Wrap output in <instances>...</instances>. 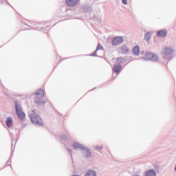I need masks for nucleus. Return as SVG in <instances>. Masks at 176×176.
Returning a JSON list of instances; mask_svg holds the SVG:
<instances>
[{
  "label": "nucleus",
  "mask_w": 176,
  "mask_h": 176,
  "mask_svg": "<svg viewBox=\"0 0 176 176\" xmlns=\"http://www.w3.org/2000/svg\"><path fill=\"white\" fill-rule=\"evenodd\" d=\"M72 146L74 147V149H75L76 151L78 149H81L82 155L83 157H85V159H89V157H91V151H90V148H89V147L78 142H73Z\"/></svg>",
  "instance_id": "obj_1"
},
{
  "label": "nucleus",
  "mask_w": 176,
  "mask_h": 176,
  "mask_svg": "<svg viewBox=\"0 0 176 176\" xmlns=\"http://www.w3.org/2000/svg\"><path fill=\"white\" fill-rule=\"evenodd\" d=\"M35 96L34 104H36V105L42 107V105L46 104V102L42 99L45 97V90H43V89H40L36 91Z\"/></svg>",
  "instance_id": "obj_2"
},
{
  "label": "nucleus",
  "mask_w": 176,
  "mask_h": 176,
  "mask_svg": "<svg viewBox=\"0 0 176 176\" xmlns=\"http://www.w3.org/2000/svg\"><path fill=\"white\" fill-rule=\"evenodd\" d=\"M31 122L33 124H36L37 126H43V120L36 114V110H33L31 115H30Z\"/></svg>",
  "instance_id": "obj_3"
},
{
  "label": "nucleus",
  "mask_w": 176,
  "mask_h": 176,
  "mask_svg": "<svg viewBox=\"0 0 176 176\" xmlns=\"http://www.w3.org/2000/svg\"><path fill=\"white\" fill-rule=\"evenodd\" d=\"M175 56V50L171 47H166L164 50V57L167 60H171Z\"/></svg>",
  "instance_id": "obj_4"
},
{
  "label": "nucleus",
  "mask_w": 176,
  "mask_h": 176,
  "mask_svg": "<svg viewBox=\"0 0 176 176\" xmlns=\"http://www.w3.org/2000/svg\"><path fill=\"white\" fill-rule=\"evenodd\" d=\"M15 105V111L16 113L20 120H24V118H25V113L23 112V110H21V106H20V104L17 102V101L14 102Z\"/></svg>",
  "instance_id": "obj_5"
},
{
  "label": "nucleus",
  "mask_w": 176,
  "mask_h": 176,
  "mask_svg": "<svg viewBox=\"0 0 176 176\" xmlns=\"http://www.w3.org/2000/svg\"><path fill=\"white\" fill-rule=\"evenodd\" d=\"M142 60H145V61H147L148 60H150L151 61H159V58L157 57V55H155V54L153 53H148L143 56Z\"/></svg>",
  "instance_id": "obj_6"
},
{
  "label": "nucleus",
  "mask_w": 176,
  "mask_h": 176,
  "mask_svg": "<svg viewBox=\"0 0 176 176\" xmlns=\"http://www.w3.org/2000/svg\"><path fill=\"white\" fill-rule=\"evenodd\" d=\"M124 41V39L122 36H116L113 38V41L111 42V45L113 46H119V45H122L123 42Z\"/></svg>",
  "instance_id": "obj_7"
},
{
  "label": "nucleus",
  "mask_w": 176,
  "mask_h": 176,
  "mask_svg": "<svg viewBox=\"0 0 176 176\" xmlns=\"http://www.w3.org/2000/svg\"><path fill=\"white\" fill-rule=\"evenodd\" d=\"M79 3V0H65V3L69 8H75Z\"/></svg>",
  "instance_id": "obj_8"
},
{
  "label": "nucleus",
  "mask_w": 176,
  "mask_h": 176,
  "mask_svg": "<svg viewBox=\"0 0 176 176\" xmlns=\"http://www.w3.org/2000/svg\"><path fill=\"white\" fill-rule=\"evenodd\" d=\"M167 30H161L157 32V36H158V38H166V36H167Z\"/></svg>",
  "instance_id": "obj_9"
},
{
  "label": "nucleus",
  "mask_w": 176,
  "mask_h": 176,
  "mask_svg": "<svg viewBox=\"0 0 176 176\" xmlns=\"http://www.w3.org/2000/svg\"><path fill=\"white\" fill-rule=\"evenodd\" d=\"M6 124L8 129L13 128V118H12V117L7 118V120H6Z\"/></svg>",
  "instance_id": "obj_10"
},
{
  "label": "nucleus",
  "mask_w": 176,
  "mask_h": 176,
  "mask_svg": "<svg viewBox=\"0 0 176 176\" xmlns=\"http://www.w3.org/2000/svg\"><path fill=\"white\" fill-rule=\"evenodd\" d=\"M122 69V65L117 64V65H113V72H116V74H120V71Z\"/></svg>",
  "instance_id": "obj_11"
},
{
  "label": "nucleus",
  "mask_w": 176,
  "mask_h": 176,
  "mask_svg": "<svg viewBox=\"0 0 176 176\" xmlns=\"http://www.w3.org/2000/svg\"><path fill=\"white\" fill-rule=\"evenodd\" d=\"M121 54H126L127 52H129V47H127V45H124L122 46H121V47L120 48Z\"/></svg>",
  "instance_id": "obj_12"
},
{
  "label": "nucleus",
  "mask_w": 176,
  "mask_h": 176,
  "mask_svg": "<svg viewBox=\"0 0 176 176\" xmlns=\"http://www.w3.org/2000/svg\"><path fill=\"white\" fill-rule=\"evenodd\" d=\"M13 152H14V146L13 148V142H12V152L10 157L8 159V160L6 162V166H10V163H12V156H13Z\"/></svg>",
  "instance_id": "obj_13"
},
{
  "label": "nucleus",
  "mask_w": 176,
  "mask_h": 176,
  "mask_svg": "<svg viewBox=\"0 0 176 176\" xmlns=\"http://www.w3.org/2000/svg\"><path fill=\"white\" fill-rule=\"evenodd\" d=\"M145 176H156V170H155V169L147 170L145 173Z\"/></svg>",
  "instance_id": "obj_14"
},
{
  "label": "nucleus",
  "mask_w": 176,
  "mask_h": 176,
  "mask_svg": "<svg viewBox=\"0 0 176 176\" xmlns=\"http://www.w3.org/2000/svg\"><path fill=\"white\" fill-rule=\"evenodd\" d=\"M132 52L134 54V56H140V46H135L132 50Z\"/></svg>",
  "instance_id": "obj_15"
},
{
  "label": "nucleus",
  "mask_w": 176,
  "mask_h": 176,
  "mask_svg": "<svg viewBox=\"0 0 176 176\" xmlns=\"http://www.w3.org/2000/svg\"><path fill=\"white\" fill-rule=\"evenodd\" d=\"M85 176H97V173L93 170H88L85 173Z\"/></svg>",
  "instance_id": "obj_16"
},
{
  "label": "nucleus",
  "mask_w": 176,
  "mask_h": 176,
  "mask_svg": "<svg viewBox=\"0 0 176 176\" xmlns=\"http://www.w3.org/2000/svg\"><path fill=\"white\" fill-rule=\"evenodd\" d=\"M60 138L62 142H67L68 141V136L66 134H61Z\"/></svg>",
  "instance_id": "obj_17"
},
{
  "label": "nucleus",
  "mask_w": 176,
  "mask_h": 176,
  "mask_svg": "<svg viewBox=\"0 0 176 176\" xmlns=\"http://www.w3.org/2000/svg\"><path fill=\"white\" fill-rule=\"evenodd\" d=\"M151 38H152V36H151V32H148L145 34L144 40L146 41L147 42H149V39H151Z\"/></svg>",
  "instance_id": "obj_18"
},
{
  "label": "nucleus",
  "mask_w": 176,
  "mask_h": 176,
  "mask_svg": "<svg viewBox=\"0 0 176 176\" xmlns=\"http://www.w3.org/2000/svg\"><path fill=\"white\" fill-rule=\"evenodd\" d=\"M116 61H118V63H121L122 64H123V63H126L127 60L123 57H118L116 58Z\"/></svg>",
  "instance_id": "obj_19"
},
{
  "label": "nucleus",
  "mask_w": 176,
  "mask_h": 176,
  "mask_svg": "<svg viewBox=\"0 0 176 176\" xmlns=\"http://www.w3.org/2000/svg\"><path fill=\"white\" fill-rule=\"evenodd\" d=\"M84 10L86 13H90L91 12V7L90 6H84Z\"/></svg>",
  "instance_id": "obj_20"
},
{
  "label": "nucleus",
  "mask_w": 176,
  "mask_h": 176,
  "mask_svg": "<svg viewBox=\"0 0 176 176\" xmlns=\"http://www.w3.org/2000/svg\"><path fill=\"white\" fill-rule=\"evenodd\" d=\"M103 50H104V47H102V45H101V44L98 43L96 47V51Z\"/></svg>",
  "instance_id": "obj_21"
},
{
  "label": "nucleus",
  "mask_w": 176,
  "mask_h": 176,
  "mask_svg": "<svg viewBox=\"0 0 176 176\" xmlns=\"http://www.w3.org/2000/svg\"><path fill=\"white\" fill-rule=\"evenodd\" d=\"M97 50H96L92 54H90L92 57H97Z\"/></svg>",
  "instance_id": "obj_22"
},
{
  "label": "nucleus",
  "mask_w": 176,
  "mask_h": 176,
  "mask_svg": "<svg viewBox=\"0 0 176 176\" xmlns=\"http://www.w3.org/2000/svg\"><path fill=\"white\" fill-rule=\"evenodd\" d=\"M96 151H100V149H102V146H97L96 147Z\"/></svg>",
  "instance_id": "obj_23"
},
{
  "label": "nucleus",
  "mask_w": 176,
  "mask_h": 176,
  "mask_svg": "<svg viewBox=\"0 0 176 176\" xmlns=\"http://www.w3.org/2000/svg\"><path fill=\"white\" fill-rule=\"evenodd\" d=\"M122 3L124 5H127V0H122Z\"/></svg>",
  "instance_id": "obj_24"
},
{
  "label": "nucleus",
  "mask_w": 176,
  "mask_h": 176,
  "mask_svg": "<svg viewBox=\"0 0 176 176\" xmlns=\"http://www.w3.org/2000/svg\"><path fill=\"white\" fill-rule=\"evenodd\" d=\"M67 151L71 152V149H69V148H67Z\"/></svg>",
  "instance_id": "obj_25"
},
{
  "label": "nucleus",
  "mask_w": 176,
  "mask_h": 176,
  "mask_svg": "<svg viewBox=\"0 0 176 176\" xmlns=\"http://www.w3.org/2000/svg\"><path fill=\"white\" fill-rule=\"evenodd\" d=\"M141 54H144V52H141Z\"/></svg>",
  "instance_id": "obj_26"
},
{
  "label": "nucleus",
  "mask_w": 176,
  "mask_h": 176,
  "mask_svg": "<svg viewBox=\"0 0 176 176\" xmlns=\"http://www.w3.org/2000/svg\"><path fill=\"white\" fill-rule=\"evenodd\" d=\"M6 2H8V1L6 0Z\"/></svg>",
  "instance_id": "obj_27"
}]
</instances>
